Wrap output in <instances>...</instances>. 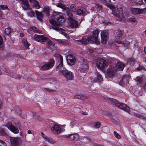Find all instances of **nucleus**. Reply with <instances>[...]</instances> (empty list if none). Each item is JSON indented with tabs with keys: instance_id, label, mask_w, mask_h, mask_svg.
Instances as JSON below:
<instances>
[{
	"instance_id": "obj_8",
	"label": "nucleus",
	"mask_w": 146,
	"mask_h": 146,
	"mask_svg": "<svg viewBox=\"0 0 146 146\" xmlns=\"http://www.w3.org/2000/svg\"><path fill=\"white\" fill-rule=\"evenodd\" d=\"M117 71L115 66L110 65L108 68L107 72L110 77H113L116 74Z\"/></svg>"
},
{
	"instance_id": "obj_44",
	"label": "nucleus",
	"mask_w": 146,
	"mask_h": 146,
	"mask_svg": "<svg viewBox=\"0 0 146 146\" xmlns=\"http://www.w3.org/2000/svg\"><path fill=\"white\" fill-rule=\"evenodd\" d=\"M49 9L48 7H45L44 8V11L46 14V15L48 16L49 15Z\"/></svg>"
},
{
	"instance_id": "obj_31",
	"label": "nucleus",
	"mask_w": 146,
	"mask_h": 146,
	"mask_svg": "<svg viewBox=\"0 0 146 146\" xmlns=\"http://www.w3.org/2000/svg\"><path fill=\"white\" fill-rule=\"evenodd\" d=\"M30 2H33L34 3V7L37 9H39L40 7V5H39L38 2L35 0H29Z\"/></svg>"
},
{
	"instance_id": "obj_36",
	"label": "nucleus",
	"mask_w": 146,
	"mask_h": 146,
	"mask_svg": "<svg viewBox=\"0 0 146 146\" xmlns=\"http://www.w3.org/2000/svg\"><path fill=\"white\" fill-rule=\"evenodd\" d=\"M56 40L59 43L65 44L68 43V42L67 40H65L56 39Z\"/></svg>"
},
{
	"instance_id": "obj_13",
	"label": "nucleus",
	"mask_w": 146,
	"mask_h": 146,
	"mask_svg": "<svg viewBox=\"0 0 146 146\" xmlns=\"http://www.w3.org/2000/svg\"><path fill=\"white\" fill-rule=\"evenodd\" d=\"M34 39L36 41L40 42H45L47 41V38L44 35H35L34 36Z\"/></svg>"
},
{
	"instance_id": "obj_51",
	"label": "nucleus",
	"mask_w": 146,
	"mask_h": 146,
	"mask_svg": "<svg viewBox=\"0 0 146 146\" xmlns=\"http://www.w3.org/2000/svg\"><path fill=\"white\" fill-rule=\"evenodd\" d=\"M15 110L17 112V113L20 114L21 112V109L17 107H15Z\"/></svg>"
},
{
	"instance_id": "obj_39",
	"label": "nucleus",
	"mask_w": 146,
	"mask_h": 146,
	"mask_svg": "<svg viewBox=\"0 0 146 146\" xmlns=\"http://www.w3.org/2000/svg\"><path fill=\"white\" fill-rule=\"evenodd\" d=\"M30 29L31 30L33 31L35 33H38L39 32V31L35 26L31 27Z\"/></svg>"
},
{
	"instance_id": "obj_16",
	"label": "nucleus",
	"mask_w": 146,
	"mask_h": 146,
	"mask_svg": "<svg viewBox=\"0 0 146 146\" xmlns=\"http://www.w3.org/2000/svg\"><path fill=\"white\" fill-rule=\"evenodd\" d=\"M51 131L54 134H59L61 133V128L60 126L57 125H54L51 129Z\"/></svg>"
},
{
	"instance_id": "obj_17",
	"label": "nucleus",
	"mask_w": 146,
	"mask_h": 146,
	"mask_svg": "<svg viewBox=\"0 0 146 146\" xmlns=\"http://www.w3.org/2000/svg\"><path fill=\"white\" fill-rule=\"evenodd\" d=\"M20 138L19 137H11L10 141L12 146H18Z\"/></svg>"
},
{
	"instance_id": "obj_59",
	"label": "nucleus",
	"mask_w": 146,
	"mask_h": 146,
	"mask_svg": "<svg viewBox=\"0 0 146 146\" xmlns=\"http://www.w3.org/2000/svg\"><path fill=\"white\" fill-rule=\"evenodd\" d=\"M74 124V122H71L70 123V126L71 127H73V125Z\"/></svg>"
},
{
	"instance_id": "obj_18",
	"label": "nucleus",
	"mask_w": 146,
	"mask_h": 146,
	"mask_svg": "<svg viewBox=\"0 0 146 146\" xmlns=\"http://www.w3.org/2000/svg\"><path fill=\"white\" fill-rule=\"evenodd\" d=\"M125 65L122 62H118L115 66L117 71H121L123 70Z\"/></svg>"
},
{
	"instance_id": "obj_34",
	"label": "nucleus",
	"mask_w": 146,
	"mask_h": 146,
	"mask_svg": "<svg viewBox=\"0 0 146 146\" xmlns=\"http://www.w3.org/2000/svg\"><path fill=\"white\" fill-rule=\"evenodd\" d=\"M108 31L106 30L102 31L101 33V36H104V37H108Z\"/></svg>"
},
{
	"instance_id": "obj_43",
	"label": "nucleus",
	"mask_w": 146,
	"mask_h": 146,
	"mask_svg": "<svg viewBox=\"0 0 146 146\" xmlns=\"http://www.w3.org/2000/svg\"><path fill=\"white\" fill-rule=\"evenodd\" d=\"M132 1L137 4H141L143 3V0H131Z\"/></svg>"
},
{
	"instance_id": "obj_20",
	"label": "nucleus",
	"mask_w": 146,
	"mask_h": 146,
	"mask_svg": "<svg viewBox=\"0 0 146 146\" xmlns=\"http://www.w3.org/2000/svg\"><path fill=\"white\" fill-rule=\"evenodd\" d=\"M107 6L112 10V14L113 15L116 17H119V15H118L115 11V7L114 5L112 4H109Z\"/></svg>"
},
{
	"instance_id": "obj_45",
	"label": "nucleus",
	"mask_w": 146,
	"mask_h": 146,
	"mask_svg": "<svg viewBox=\"0 0 146 146\" xmlns=\"http://www.w3.org/2000/svg\"><path fill=\"white\" fill-rule=\"evenodd\" d=\"M82 44H86L88 43L89 42H90V41L89 40V38L88 40L86 38H82Z\"/></svg>"
},
{
	"instance_id": "obj_1",
	"label": "nucleus",
	"mask_w": 146,
	"mask_h": 146,
	"mask_svg": "<svg viewBox=\"0 0 146 146\" xmlns=\"http://www.w3.org/2000/svg\"><path fill=\"white\" fill-rule=\"evenodd\" d=\"M54 19L57 20L58 21H56L54 19L50 20V23L52 25L50 29H53L58 32L61 33L66 37L68 38V35L63 32L64 29L59 27V26L62 25V23L64 22L65 21V19L63 16L62 13L59 12H55L54 14Z\"/></svg>"
},
{
	"instance_id": "obj_42",
	"label": "nucleus",
	"mask_w": 146,
	"mask_h": 146,
	"mask_svg": "<svg viewBox=\"0 0 146 146\" xmlns=\"http://www.w3.org/2000/svg\"><path fill=\"white\" fill-rule=\"evenodd\" d=\"M102 38V42L103 44H105L108 40V38L106 37H104V36H101Z\"/></svg>"
},
{
	"instance_id": "obj_47",
	"label": "nucleus",
	"mask_w": 146,
	"mask_h": 146,
	"mask_svg": "<svg viewBox=\"0 0 146 146\" xmlns=\"http://www.w3.org/2000/svg\"><path fill=\"white\" fill-rule=\"evenodd\" d=\"M135 69L138 71H141L143 70H145L143 66L140 65H139V67L136 68Z\"/></svg>"
},
{
	"instance_id": "obj_3",
	"label": "nucleus",
	"mask_w": 146,
	"mask_h": 146,
	"mask_svg": "<svg viewBox=\"0 0 146 146\" xmlns=\"http://www.w3.org/2000/svg\"><path fill=\"white\" fill-rule=\"evenodd\" d=\"M99 31L96 30L93 31L92 36L89 38V40L90 42L95 43L97 44H99L100 43V40L98 38V36Z\"/></svg>"
},
{
	"instance_id": "obj_28",
	"label": "nucleus",
	"mask_w": 146,
	"mask_h": 146,
	"mask_svg": "<svg viewBox=\"0 0 146 146\" xmlns=\"http://www.w3.org/2000/svg\"><path fill=\"white\" fill-rule=\"evenodd\" d=\"M76 9V7L75 5H73L70 6V9H69V12L70 14H71V15L73 16L72 13L75 12Z\"/></svg>"
},
{
	"instance_id": "obj_62",
	"label": "nucleus",
	"mask_w": 146,
	"mask_h": 146,
	"mask_svg": "<svg viewBox=\"0 0 146 146\" xmlns=\"http://www.w3.org/2000/svg\"><path fill=\"white\" fill-rule=\"evenodd\" d=\"M143 88L144 90L146 91V83H145L144 86H143Z\"/></svg>"
},
{
	"instance_id": "obj_46",
	"label": "nucleus",
	"mask_w": 146,
	"mask_h": 146,
	"mask_svg": "<svg viewBox=\"0 0 146 146\" xmlns=\"http://www.w3.org/2000/svg\"><path fill=\"white\" fill-rule=\"evenodd\" d=\"M7 6L6 5H0V9L2 10L7 9Z\"/></svg>"
},
{
	"instance_id": "obj_11",
	"label": "nucleus",
	"mask_w": 146,
	"mask_h": 146,
	"mask_svg": "<svg viewBox=\"0 0 146 146\" xmlns=\"http://www.w3.org/2000/svg\"><path fill=\"white\" fill-rule=\"evenodd\" d=\"M88 63L86 60H84L80 64V70L81 72H84L87 71L88 69Z\"/></svg>"
},
{
	"instance_id": "obj_55",
	"label": "nucleus",
	"mask_w": 146,
	"mask_h": 146,
	"mask_svg": "<svg viewBox=\"0 0 146 146\" xmlns=\"http://www.w3.org/2000/svg\"><path fill=\"white\" fill-rule=\"evenodd\" d=\"M46 79L48 80V81H51V80H53L54 79V78H46Z\"/></svg>"
},
{
	"instance_id": "obj_35",
	"label": "nucleus",
	"mask_w": 146,
	"mask_h": 146,
	"mask_svg": "<svg viewBox=\"0 0 146 146\" xmlns=\"http://www.w3.org/2000/svg\"><path fill=\"white\" fill-rule=\"evenodd\" d=\"M94 10H96L97 9L98 10H100L102 9V5L101 4L96 3L94 6Z\"/></svg>"
},
{
	"instance_id": "obj_5",
	"label": "nucleus",
	"mask_w": 146,
	"mask_h": 146,
	"mask_svg": "<svg viewBox=\"0 0 146 146\" xmlns=\"http://www.w3.org/2000/svg\"><path fill=\"white\" fill-rule=\"evenodd\" d=\"M60 72L67 80H72L73 79V74L70 71L67 70H60Z\"/></svg>"
},
{
	"instance_id": "obj_21",
	"label": "nucleus",
	"mask_w": 146,
	"mask_h": 146,
	"mask_svg": "<svg viewBox=\"0 0 146 146\" xmlns=\"http://www.w3.org/2000/svg\"><path fill=\"white\" fill-rule=\"evenodd\" d=\"M57 6L62 9L64 10V11H65L67 13V15L70 14L69 12V8L68 7H66L65 5L62 3H60L57 5Z\"/></svg>"
},
{
	"instance_id": "obj_41",
	"label": "nucleus",
	"mask_w": 146,
	"mask_h": 146,
	"mask_svg": "<svg viewBox=\"0 0 146 146\" xmlns=\"http://www.w3.org/2000/svg\"><path fill=\"white\" fill-rule=\"evenodd\" d=\"M135 80L137 83L140 84L142 82V79L141 77L137 76L135 78Z\"/></svg>"
},
{
	"instance_id": "obj_6",
	"label": "nucleus",
	"mask_w": 146,
	"mask_h": 146,
	"mask_svg": "<svg viewBox=\"0 0 146 146\" xmlns=\"http://www.w3.org/2000/svg\"><path fill=\"white\" fill-rule=\"evenodd\" d=\"M71 15V14H70L68 15L69 17L68 19L70 22V27L72 28H77L79 25L78 22L74 20L73 18V16Z\"/></svg>"
},
{
	"instance_id": "obj_53",
	"label": "nucleus",
	"mask_w": 146,
	"mask_h": 146,
	"mask_svg": "<svg viewBox=\"0 0 146 146\" xmlns=\"http://www.w3.org/2000/svg\"><path fill=\"white\" fill-rule=\"evenodd\" d=\"M136 116L138 118H140L141 119H145L146 120V118L144 116H142L140 115L137 114H136Z\"/></svg>"
},
{
	"instance_id": "obj_25",
	"label": "nucleus",
	"mask_w": 146,
	"mask_h": 146,
	"mask_svg": "<svg viewBox=\"0 0 146 146\" xmlns=\"http://www.w3.org/2000/svg\"><path fill=\"white\" fill-rule=\"evenodd\" d=\"M12 31V29L10 28H7L5 29L4 31L5 35L3 36L4 37L6 38L5 36H8L9 35Z\"/></svg>"
},
{
	"instance_id": "obj_64",
	"label": "nucleus",
	"mask_w": 146,
	"mask_h": 146,
	"mask_svg": "<svg viewBox=\"0 0 146 146\" xmlns=\"http://www.w3.org/2000/svg\"><path fill=\"white\" fill-rule=\"evenodd\" d=\"M20 36L21 37H23L24 36V34L23 33H21Z\"/></svg>"
},
{
	"instance_id": "obj_57",
	"label": "nucleus",
	"mask_w": 146,
	"mask_h": 146,
	"mask_svg": "<svg viewBox=\"0 0 146 146\" xmlns=\"http://www.w3.org/2000/svg\"><path fill=\"white\" fill-rule=\"evenodd\" d=\"M102 1H104L107 3H109L110 1V0H101Z\"/></svg>"
},
{
	"instance_id": "obj_60",
	"label": "nucleus",
	"mask_w": 146,
	"mask_h": 146,
	"mask_svg": "<svg viewBox=\"0 0 146 146\" xmlns=\"http://www.w3.org/2000/svg\"><path fill=\"white\" fill-rule=\"evenodd\" d=\"M117 42L120 44H123L124 43L122 41H117Z\"/></svg>"
},
{
	"instance_id": "obj_54",
	"label": "nucleus",
	"mask_w": 146,
	"mask_h": 146,
	"mask_svg": "<svg viewBox=\"0 0 146 146\" xmlns=\"http://www.w3.org/2000/svg\"><path fill=\"white\" fill-rule=\"evenodd\" d=\"M48 44L52 46L54 45V43L51 41H49L48 42Z\"/></svg>"
},
{
	"instance_id": "obj_50",
	"label": "nucleus",
	"mask_w": 146,
	"mask_h": 146,
	"mask_svg": "<svg viewBox=\"0 0 146 146\" xmlns=\"http://www.w3.org/2000/svg\"><path fill=\"white\" fill-rule=\"evenodd\" d=\"M114 135L115 137L117 139H120L121 138V136L119 135L118 133L116 131L114 132Z\"/></svg>"
},
{
	"instance_id": "obj_9",
	"label": "nucleus",
	"mask_w": 146,
	"mask_h": 146,
	"mask_svg": "<svg viewBox=\"0 0 146 146\" xmlns=\"http://www.w3.org/2000/svg\"><path fill=\"white\" fill-rule=\"evenodd\" d=\"M5 127L14 134L19 133V131L17 128L12 125L11 122H8L5 125Z\"/></svg>"
},
{
	"instance_id": "obj_22",
	"label": "nucleus",
	"mask_w": 146,
	"mask_h": 146,
	"mask_svg": "<svg viewBox=\"0 0 146 146\" xmlns=\"http://www.w3.org/2000/svg\"><path fill=\"white\" fill-rule=\"evenodd\" d=\"M58 56L60 57L59 58V64L56 67L57 69H58L60 70V71L61 70V69L63 67V60L62 57L60 54L58 55Z\"/></svg>"
},
{
	"instance_id": "obj_56",
	"label": "nucleus",
	"mask_w": 146,
	"mask_h": 146,
	"mask_svg": "<svg viewBox=\"0 0 146 146\" xmlns=\"http://www.w3.org/2000/svg\"><path fill=\"white\" fill-rule=\"evenodd\" d=\"M124 83L123 81L122 80V79H121L119 82V84L123 86Z\"/></svg>"
},
{
	"instance_id": "obj_33",
	"label": "nucleus",
	"mask_w": 146,
	"mask_h": 146,
	"mask_svg": "<svg viewBox=\"0 0 146 146\" xmlns=\"http://www.w3.org/2000/svg\"><path fill=\"white\" fill-rule=\"evenodd\" d=\"M44 90H45L49 93H52L53 94L57 93L58 92L56 90L49 89L48 88H45L44 89Z\"/></svg>"
},
{
	"instance_id": "obj_27",
	"label": "nucleus",
	"mask_w": 146,
	"mask_h": 146,
	"mask_svg": "<svg viewBox=\"0 0 146 146\" xmlns=\"http://www.w3.org/2000/svg\"><path fill=\"white\" fill-rule=\"evenodd\" d=\"M116 35L115 37L116 38L119 39L121 38L123 35V32L121 30H118L116 32Z\"/></svg>"
},
{
	"instance_id": "obj_32",
	"label": "nucleus",
	"mask_w": 146,
	"mask_h": 146,
	"mask_svg": "<svg viewBox=\"0 0 146 146\" xmlns=\"http://www.w3.org/2000/svg\"><path fill=\"white\" fill-rule=\"evenodd\" d=\"M4 48V44L3 40L2 37L0 35V51L2 50Z\"/></svg>"
},
{
	"instance_id": "obj_58",
	"label": "nucleus",
	"mask_w": 146,
	"mask_h": 146,
	"mask_svg": "<svg viewBox=\"0 0 146 146\" xmlns=\"http://www.w3.org/2000/svg\"><path fill=\"white\" fill-rule=\"evenodd\" d=\"M75 40L77 42H80L81 44H82V38L81 40Z\"/></svg>"
},
{
	"instance_id": "obj_29",
	"label": "nucleus",
	"mask_w": 146,
	"mask_h": 146,
	"mask_svg": "<svg viewBox=\"0 0 146 146\" xmlns=\"http://www.w3.org/2000/svg\"><path fill=\"white\" fill-rule=\"evenodd\" d=\"M74 97L75 98L78 99L82 100H84L87 98V97L82 95H75L74 96Z\"/></svg>"
},
{
	"instance_id": "obj_12",
	"label": "nucleus",
	"mask_w": 146,
	"mask_h": 146,
	"mask_svg": "<svg viewBox=\"0 0 146 146\" xmlns=\"http://www.w3.org/2000/svg\"><path fill=\"white\" fill-rule=\"evenodd\" d=\"M66 60L68 64L70 65H73L76 61L75 57L71 54H69L67 56Z\"/></svg>"
},
{
	"instance_id": "obj_19",
	"label": "nucleus",
	"mask_w": 146,
	"mask_h": 146,
	"mask_svg": "<svg viewBox=\"0 0 146 146\" xmlns=\"http://www.w3.org/2000/svg\"><path fill=\"white\" fill-rule=\"evenodd\" d=\"M41 134L42 137L45 141L51 144H54L55 143V141H54L51 138L45 135L42 132H41Z\"/></svg>"
},
{
	"instance_id": "obj_23",
	"label": "nucleus",
	"mask_w": 146,
	"mask_h": 146,
	"mask_svg": "<svg viewBox=\"0 0 146 146\" xmlns=\"http://www.w3.org/2000/svg\"><path fill=\"white\" fill-rule=\"evenodd\" d=\"M96 77L94 79V81L95 82H100L102 81L103 80V78L102 75L98 72H97L96 74Z\"/></svg>"
},
{
	"instance_id": "obj_37",
	"label": "nucleus",
	"mask_w": 146,
	"mask_h": 146,
	"mask_svg": "<svg viewBox=\"0 0 146 146\" xmlns=\"http://www.w3.org/2000/svg\"><path fill=\"white\" fill-rule=\"evenodd\" d=\"M27 14L29 16L31 17H33L35 15V13L34 11L31 9L29 10L27 12Z\"/></svg>"
},
{
	"instance_id": "obj_61",
	"label": "nucleus",
	"mask_w": 146,
	"mask_h": 146,
	"mask_svg": "<svg viewBox=\"0 0 146 146\" xmlns=\"http://www.w3.org/2000/svg\"><path fill=\"white\" fill-rule=\"evenodd\" d=\"M89 51L90 52H94V50L92 49H89Z\"/></svg>"
},
{
	"instance_id": "obj_2",
	"label": "nucleus",
	"mask_w": 146,
	"mask_h": 146,
	"mask_svg": "<svg viewBox=\"0 0 146 146\" xmlns=\"http://www.w3.org/2000/svg\"><path fill=\"white\" fill-rule=\"evenodd\" d=\"M105 99L110 103L115 105L116 106L118 107L119 108L129 113L130 112V108L129 107L127 106L126 104L120 103L117 100L113 98L106 97L105 98Z\"/></svg>"
},
{
	"instance_id": "obj_48",
	"label": "nucleus",
	"mask_w": 146,
	"mask_h": 146,
	"mask_svg": "<svg viewBox=\"0 0 146 146\" xmlns=\"http://www.w3.org/2000/svg\"><path fill=\"white\" fill-rule=\"evenodd\" d=\"M100 123L99 122H97L95 124L94 126V127L95 128H99L100 126Z\"/></svg>"
},
{
	"instance_id": "obj_15",
	"label": "nucleus",
	"mask_w": 146,
	"mask_h": 146,
	"mask_svg": "<svg viewBox=\"0 0 146 146\" xmlns=\"http://www.w3.org/2000/svg\"><path fill=\"white\" fill-rule=\"evenodd\" d=\"M68 140L71 141H77L79 139L78 135L77 134H73L69 135L68 136H66Z\"/></svg>"
},
{
	"instance_id": "obj_38",
	"label": "nucleus",
	"mask_w": 146,
	"mask_h": 146,
	"mask_svg": "<svg viewBox=\"0 0 146 146\" xmlns=\"http://www.w3.org/2000/svg\"><path fill=\"white\" fill-rule=\"evenodd\" d=\"M129 78V76L128 75H125L122 78V80H123L124 83H127L128 81Z\"/></svg>"
},
{
	"instance_id": "obj_30",
	"label": "nucleus",
	"mask_w": 146,
	"mask_h": 146,
	"mask_svg": "<svg viewBox=\"0 0 146 146\" xmlns=\"http://www.w3.org/2000/svg\"><path fill=\"white\" fill-rule=\"evenodd\" d=\"M22 42L24 44V46L26 48L28 49H29V46L30 45V44L28 43L27 40L24 39H22Z\"/></svg>"
},
{
	"instance_id": "obj_40",
	"label": "nucleus",
	"mask_w": 146,
	"mask_h": 146,
	"mask_svg": "<svg viewBox=\"0 0 146 146\" xmlns=\"http://www.w3.org/2000/svg\"><path fill=\"white\" fill-rule=\"evenodd\" d=\"M0 133L3 135H7L5 129L2 127H0Z\"/></svg>"
},
{
	"instance_id": "obj_10",
	"label": "nucleus",
	"mask_w": 146,
	"mask_h": 146,
	"mask_svg": "<svg viewBox=\"0 0 146 146\" xmlns=\"http://www.w3.org/2000/svg\"><path fill=\"white\" fill-rule=\"evenodd\" d=\"M54 60L51 59L46 64L42 65L41 67V69L43 70H46L50 68L53 67L54 64Z\"/></svg>"
},
{
	"instance_id": "obj_24",
	"label": "nucleus",
	"mask_w": 146,
	"mask_h": 146,
	"mask_svg": "<svg viewBox=\"0 0 146 146\" xmlns=\"http://www.w3.org/2000/svg\"><path fill=\"white\" fill-rule=\"evenodd\" d=\"M35 13L36 14L37 18L39 21H41L42 18L43 17V15L41 12L35 11Z\"/></svg>"
},
{
	"instance_id": "obj_4",
	"label": "nucleus",
	"mask_w": 146,
	"mask_h": 146,
	"mask_svg": "<svg viewBox=\"0 0 146 146\" xmlns=\"http://www.w3.org/2000/svg\"><path fill=\"white\" fill-rule=\"evenodd\" d=\"M97 67L101 70H104L108 65V63L105 60L101 58H98L96 61Z\"/></svg>"
},
{
	"instance_id": "obj_52",
	"label": "nucleus",
	"mask_w": 146,
	"mask_h": 146,
	"mask_svg": "<svg viewBox=\"0 0 146 146\" xmlns=\"http://www.w3.org/2000/svg\"><path fill=\"white\" fill-rule=\"evenodd\" d=\"M129 20L131 22L135 23L137 22V19L135 18H129Z\"/></svg>"
},
{
	"instance_id": "obj_63",
	"label": "nucleus",
	"mask_w": 146,
	"mask_h": 146,
	"mask_svg": "<svg viewBox=\"0 0 146 146\" xmlns=\"http://www.w3.org/2000/svg\"><path fill=\"white\" fill-rule=\"evenodd\" d=\"M46 47L48 48H50L51 47L48 44L46 45Z\"/></svg>"
},
{
	"instance_id": "obj_26",
	"label": "nucleus",
	"mask_w": 146,
	"mask_h": 146,
	"mask_svg": "<svg viewBox=\"0 0 146 146\" xmlns=\"http://www.w3.org/2000/svg\"><path fill=\"white\" fill-rule=\"evenodd\" d=\"M117 9H118L119 13V14H118L119 15V17H118V18H121V19L120 20V21H121L122 18H123V9L121 7H117Z\"/></svg>"
},
{
	"instance_id": "obj_14",
	"label": "nucleus",
	"mask_w": 146,
	"mask_h": 146,
	"mask_svg": "<svg viewBox=\"0 0 146 146\" xmlns=\"http://www.w3.org/2000/svg\"><path fill=\"white\" fill-rule=\"evenodd\" d=\"M76 12L78 15L84 16L86 15L88 13L85 9L82 8L80 7L77 8Z\"/></svg>"
},
{
	"instance_id": "obj_7",
	"label": "nucleus",
	"mask_w": 146,
	"mask_h": 146,
	"mask_svg": "<svg viewBox=\"0 0 146 146\" xmlns=\"http://www.w3.org/2000/svg\"><path fill=\"white\" fill-rule=\"evenodd\" d=\"M131 13L134 15L143 14L146 13V8L139 9L131 8L130 9Z\"/></svg>"
},
{
	"instance_id": "obj_49",
	"label": "nucleus",
	"mask_w": 146,
	"mask_h": 146,
	"mask_svg": "<svg viewBox=\"0 0 146 146\" xmlns=\"http://www.w3.org/2000/svg\"><path fill=\"white\" fill-rule=\"evenodd\" d=\"M135 61V60L133 58H131L127 59V62L129 63H133Z\"/></svg>"
}]
</instances>
